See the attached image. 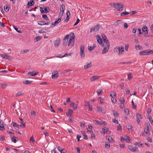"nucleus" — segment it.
Returning <instances> with one entry per match:
<instances>
[{
  "mask_svg": "<svg viewBox=\"0 0 153 153\" xmlns=\"http://www.w3.org/2000/svg\"><path fill=\"white\" fill-rule=\"evenodd\" d=\"M71 38L69 39L68 43V46H71V47L74 46V39L75 36L74 33H72L70 34Z\"/></svg>",
  "mask_w": 153,
  "mask_h": 153,
  "instance_id": "1",
  "label": "nucleus"
},
{
  "mask_svg": "<svg viewBox=\"0 0 153 153\" xmlns=\"http://www.w3.org/2000/svg\"><path fill=\"white\" fill-rule=\"evenodd\" d=\"M116 51V52H117V51H119L118 54L120 55L123 54V52L124 51V48L123 46L116 47L114 49V51Z\"/></svg>",
  "mask_w": 153,
  "mask_h": 153,
  "instance_id": "2",
  "label": "nucleus"
},
{
  "mask_svg": "<svg viewBox=\"0 0 153 153\" xmlns=\"http://www.w3.org/2000/svg\"><path fill=\"white\" fill-rule=\"evenodd\" d=\"M100 28V25L99 24L95 25L94 27H92L91 28L90 32L92 33L93 31H97Z\"/></svg>",
  "mask_w": 153,
  "mask_h": 153,
  "instance_id": "3",
  "label": "nucleus"
},
{
  "mask_svg": "<svg viewBox=\"0 0 153 153\" xmlns=\"http://www.w3.org/2000/svg\"><path fill=\"white\" fill-rule=\"evenodd\" d=\"M116 8L117 10L118 11H122L123 10V4L121 3H118L116 5Z\"/></svg>",
  "mask_w": 153,
  "mask_h": 153,
  "instance_id": "4",
  "label": "nucleus"
},
{
  "mask_svg": "<svg viewBox=\"0 0 153 153\" xmlns=\"http://www.w3.org/2000/svg\"><path fill=\"white\" fill-rule=\"evenodd\" d=\"M96 37L97 38L98 42L103 47L104 45L102 43V41L101 39V38L100 36L98 35H97L96 36Z\"/></svg>",
  "mask_w": 153,
  "mask_h": 153,
  "instance_id": "5",
  "label": "nucleus"
},
{
  "mask_svg": "<svg viewBox=\"0 0 153 153\" xmlns=\"http://www.w3.org/2000/svg\"><path fill=\"white\" fill-rule=\"evenodd\" d=\"M59 76V73L57 71L53 72L52 74V77L53 79H56Z\"/></svg>",
  "mask_w": 153,
  "mask_h": 153,
  "instance_id": "6",
  "label": "nucleus"
},
{
  "mask_svg": "<svg viewBox=\"0 0 153 153\" xmlns=\"http://www.w3.org/2000/svg\"><path fill=\"white\" fill-rule=\"evenodd\" d=\"M1 56L3 57L4 59H7L9 60H11L12 59V58L11 56H8L6 55L1 54Z\"/></svg>",
  "mask_w": 153,
  "mask_h": 153,
  "instance_id": "7",
  "label": "nucleus"
},
{
  "mask_svg": "<svg viewBox=\"0 0 153 153\" xmlns=\"http://www.w3.org/2000/svg\"><path fill=\"white\" fill-rule=\"evenodd\" d=\"M68 35H67L64 38L63 40V45L64 46H65L67 44V42L68 40Z\"/></svg>",
  "mask_w": 153,
  "mask_h": 153,
  "instance_id": "8",
  "label": "nucleus"
},
{
  "mask_svg": "<svg viewBox=\"0 0 153 153\" xmlns=\"http://www.w3.org/2000/svg\"><path fill=\"white\" fill-rule=\"evenodd\" d=\"M142 30L143 33H144L145 34H146L148 33V28L146 26V25L144 26L142 28Z\"/></svg>",
  "mask_w": 153,
  "mask_h": 153,
  "instance_id": "9",
  "label": "nucleus"
},
{
  "mask_svg": "<svg viewBox=\"0 0 153 153\" xmlns=\"http://www.w3.org/2000/svg\"><path fill=\"white\" fill-rule=\"evenodd\" d=\"M128 148L131 151L133 152H135L138 149L137 147H134L131 145L128 146Z\"/></svg>",
  "mask_w": 153,
  "mask_h": 153,
  "instance_id": "10",
  "label": "nucleus"
},
{
  "mask_svg": "<svg viewBox=\"0 0 153 153\" xmlns=\"http://www.w3.org/2000/svg\"><path fill=\"white\" fill-rule=\"evenodd\" d=\"M34 4V1L33 0H30V1L28 2V4L27 5V7L28 8L30 6H33Z\"/></svg>",
  "mask_w": 153,
  "mask_h": 153,
  "instance_id": "11",
  "label": "nucleus"
},
{
  "mask_svg": "<svg viewBox=\"0 0 153 153\" xmlns=\"http://www.w3.org/2000/svg\"><path fill=\"white\" fill-rule=\"evenodd\" d=\"M148 52L147 53V50H146L140 52L139 53V54L140 55L146 56L148 55Z\"/></svg>",
  "mask_w": 153,
  "mask_h": 153,
  "instance_id": "12",
  "label": "nucleus"
},
{
  "mask_svg": "<svg viewBox=\"0 0 153 153\" xmlns=\"http://www.w3.org/2000/svg\"><path fill=\"white\" fill-rule=\"evenodd\" d=\"M61 8L60 9V10L61 11H62V14H61H61H60V16L61 17H62V16H63V14L64 13V10H65V6L63 4H62L61 6Z\"/></svg>",
  "mask_w": 153,
  "mask_h": 153,
  "instance_id": "13",
  "label": "nucleus"
},
{
  "mask_svg": "<svg viewBox=\"0 0 153 153\" xmlns=\"http://www.w3.org/2000/svg\"><path fill=\"white\" fill-rule=\"evenodd\" d=\"M100 77V76H93L90 78V80L91 82H93L95 80L98 79Z\"/></svg>",
  "mask_w": 153,
  "mask_h": 153,
  "instance_id": "14",
  "label": "nucleus"
},
{
  "mask_svg": "<svg viewBox=\"0 0 153 153\" xmlns=\"http://www.w3.org/2000/svg\"><path fill=\"white\" fill-rule=\"evenodd\" d=\"M97 110L98 111L100 112L103 114H104L105 112V111L104 109L102 110V108L100 106L97 107Z\"/></svg>",
  "mask_w": 153,
  "mask_h": 153,
  "instance_id": "15",
  "label": "nucleus"
},
{
  "mask_svg": "<svg viewBox=\"0 0 153 153\" xmlns=\"http://www.w3.org/2000/svg\"><path fill=\"white\" fill-rule=\"evenodd\" d=\"M109 48V46H105L102 51V54H105L108 51Z\"/></svg>",
  "mask_w": 153,
  "mask_h": 153,
  "instance_id": "16",
  "label": "nucleus"
},
{
  "mask_svg": "<svg viewBox=\"0 0 153 153\" xmlns=\"http://www.w3.org/2000/svg\"><path fill=\"white\" fill-rule=\"evenodd\" d=\"M19 119L21 121V122L20 123L21 124L20 126V127H22V128H25L26 124L25 123L23 122V120L22 119L20 118Z\"/></svg>",
  "mask_w": 153,
  "mask_h": 153,
  "instance_id": "17",
  "label": "nucleus"
},
{
  "mask_svg": "<svg viewBox=\"0 0 153 153\" xmlns=\"http://www.w3.org/2000/svg\"><path fill=\"white\" fill-rule=\"evenodd\" d=\"M91 62L90 63H87L84 66V68L85 69H87L92 66Z\"/></svg>",
  "mask_w": 153,
  "mask_h": 153,
  "instance_id": "18",
  "label": "nucleus"
},
{
  "mask_svg": "<svg viewBox=\"0 0 153 153\" xmlns=\"http://www.w3.org/2000/svg\"><path fill=\"white\" fill-rule=\"evenodd\" d=\"M60 42V39H58L55 42L54 45L55 47H57L59 46Z\"/></svg>",
  "mask_w": 153,
  "mask_h": 153,
  "instance_id": "19",
  "label": "nucleus"
},
{
  "mask_svg": "<svg viewBox=\"0 0 153 153\" xmlns=\"http://www.w3.org/2000/svg\"><path fill=\"white\" fill-rule=\"evenodd\" d=\"M38 72H29L28 73V74L30 75L31 76H33L37 75L38 74Z\"/></svg>",
  "mask_w": 153,
  "mask_h": 153,
  "instance_id": "20",
  "label": "nucleus"
},
{
  "mask_svg": "<svg viewBox=\"0 0 153 153\" xmlns=\"http://www.w3.org/2000/svg\"><path fill=\"white\" fill-rule=\"evenodd\" d=\"M83 136V139L85 140H88V138L87 136L86 135L85 132L84 131H82L81 132Z\"/></svg>",
  "mask_w": 153,
  "mask_h": 153,
  "instance_id": "21",
  "label": "nucleus"
},
{
  "mask_svg": "<svg viewBox=\"0 0 153 153\" xmlns=\"http://www.w3.org/2000/svg\"><path fill=\"white\" fill-rule=\"evenodd\" d=\"M70 106L73 107V109L75 110L77 108V105H75L74 102H72L70 104Z\"/></svg>",
  "mask_w": 153,
  "mask_h": 153,
  "instance_id": "22",
  "label": "nucleus"
},
{
  "mask_svg": "<svg viewBox=\"0 0 153 153\" xmlns=\"http://www.w3.org/2000/svg\"><path fill=\"white\" fill-rule=\"evenodd\" d=\"M126 127L128 130L130 131H132L133 130L132 129L133 127L130 124L127 125H126Z\"/></svg>",
  "mask_w": 153,
  "mask_h": 153,
  "instance_id": "23",
  "label": "nucleus"
},
{
  "mask_svg": "<svg viewBox=\"0 0 153 153\" xmlns=\"http://www.w3.org/2000/svg\"><path fill=\"white\" fill-rule=\"evenodd\" d=\"M103 41L104 42L106 43L107 46H110L109 41L107 40V38H106V39H104Z\"/></svg>",
  "mask_w": 153,
  "mask_h": 153,
  "instance_id": "24",
  "label": "nucleus"
},
{
  "mask_svg": "<svg viewBox=\"0 0 153 153\" xmlns=\"http://www.w3.org/2000/svg\"><path fill=\"white\" fill-rule=\"evenodd\" d=\"M18 139L17 137L13 136L11 137V140L14 143H16L17 141L16 139Z\"/></svg>",
  "mask_w": 153,
  "mask_h": 153,
  "instance_id": "25",
  "label": "nucleus"
},
{
  "mask_svg": "<svg viewBox=\"0 0 153 153\" xmlns=\"http://www.w3.org/2000/svg\"><path fill=\"white\" fill-rule=\"evenodd\" d=\"M102 130L103 131H102V133L104 134H105V132L107 133V132H109L108 130L107 129L106 127L103 128Z\"/></svg>",
  "mask_w": 153,
  "mask_h": 153,
  "instance_id": "26",
  "label": "nucleus"
},
{
  "mask_svg": "<svg viewBox=\"0 0 153 153\" xmlns=\"http://www.w3.org/2000/svg\"><path fill=\"white\" fill-rule=\"evenodd\" d=\"M11 124L14 127H16L18 128H19V125L16 123H13V122H12Z\"/></svg>",
  "mask_w": 153,
  "mask_h": 153,
  "instance_id": "27",
  "label": "nucleus"
},
{
  "mask_svg": "<svg viewBox=\"0 0 153 153\" xmlns=\"http://www.w3.org/2000/svg\"><path fill=\"white\" fill-rule=\"evenodd\" d=\"M135 48L137 50H142L143 49L142 47L139 45H135Z\"/></svg>",
  "mask_w": 153,
  "mask_h": 153,
  "instance_id": "28",
  "label": "nucleus"
},
{
  "mask_svg": "<svg viewBox=\"0 0 153 153\" xmlns=\"http://www.w3.org/2000/svg\"><path fill=\"white\" fill-rule=\"evenodd\" d=\"M100 125L102 124H104V126L107 125V123L105 121H104L101 120H100V121H99Z\"/></svg>",
  "mask_w": 153,
  "mask_h": 153,
  "instance_id": "29",
  "label": "nucleus"
},
{
  "mask_svg": "<svg viewBox=\"0 0 153 153\" xmlns=\"http://www.w3.org/2000/svg\"><path fill=\"white\" fill-rule=\"evenodd\" d=\"M44 10H45V13H47L49 12L50 9L49 7H45L44 8Z\"/></svg>",
  "mask_w": 153,
  "mask_h": 153,
  "instance_id": "30",
  "label": "nucleus"
},
{
  "mask_svg": "<svg viewBox=\"0 0 153 153\" xmlns=\"http://www.w3.org/2000/svg\"><path fill=\"white\" fill-rule=\"evenodd\" d=\"M136 117L137 118L142 119L143 118V116L139 113H136Z\"/></svg>",
  "mask_w": 153,
  "mask_h": 153,
  "instance_id": "31",
  "label": "nucleus"
},
{
  "mask_svg": "<svg viewBox=\"0 0 153 153\" xmlns=\"http://www.w3.org/2000/svg\"><path fill=\"white\" fill-rule=\"evenodd\" d=\"M9 9V6L8 5L5 6L4 7V10L6 12H8Z\"/></svg>",
  "mask_w": 153,
  "mask_h": 153,
  "instance_id": "32",
  "label": "nucleus"
},
{
  "mask_svg": "<svg viewBox=\"0 0 153 153\" xmlns=\"http://www.w3.org/2000/svg\"><path fill=\"white\" fill-rule=\"evenodd\" d=\"M94 123L96 125H100L99 121L97 120H93Z\"/></svg>",
  "mask_w": 153,
  "mask_h": 153,
  "instance_id": "33",
  "label": "nucleus"
},
{
  "mask_svg": "<svg viewBox=\"0 0 153 153\" xmlns=\"http://www.w3.org/2000/svg\"><path fill=\"white\" fill-rule=\"evenodd\" d=\"M32 82L31 81H29L28 80H26L23 82V83L25 84L29 85Z\"/></svg>",
  "mask_w": 153,
  "mask_h": 153,
  "instance_id": "34",
  "label": "nucleus"
},
{
  "mask_svg": "<svg viewBox=\"0 0 153 153\" xmlns=\"http://www.w3.org/2000/svg\"><path fill=\"white\" fill-rule=\"evenodd\" d=\"M45 22L44 21H38V24L40 25H45Z\"/></svg>",
  "mask_w": 153,
  "mask_h": 153,
  "instance_id": "35",
  "label": "nucleus"
},
{
  "mask_svg": "<svg viewBox=\"0 0 153 153\" xmlns=\"http://www.w3.org/2000/svg\"><path fill=\"white\" fill-rule=\"evenodd\" d=\"M80 55L81 57L82 58L85 57V52L84 51H80Z\"/></svg>",
  "mask_w": 153,
  "mask_h": 153,
  "instance_id": "36",
  "label": "nucleus"
},
{
  "mask_svg": "<svg viewBox=\"0 0 153 153\" xmlns=\"http://www.w3.org/2000/svg\"><path fill=\"white\" fill-rule=\"evenodd\" d=\"M125 138V140L127 143H129L130 142V138L128 136H126Z\"/></svg>",
  "mask_w": 153,
  "mask_h": 153,
  "instance_id": "37",
  "label": "nucleus"
},
{
  "mask_svg": "<svg viewBox=\"0 0 153 153\" xmlns=\"http://www.w3.org/2000/svg\"><path fill=\"white\" fill-rule=\"evenodd\" d=\"M85 46L84 45H82L80 47V51H84Z\"/></svg>",
  "mask_w": 153,
  "mask_h": 153,
  "instance_id": "38",
  "label": "nucleus"
},
{
  "mask_svg": "<svg viewBox=\"0 0 153 153\" xmlns=\"http://www.w3.org/2000/svg\"><path fill=\"white\" fill-rule=\"evenodd\" d=\"M22 91L21 92H18V93H16V97H18V96H21L23 95V94H22Z\"/></svg>",
  "mask_w": 153,
  "mask_h": 153,
  "instance_id": "39",
  "label": "nucleus"
},
{
  "mask_svg": "<svg viewBox=\"0 0 153 153\" xmlns=\"http://www.w3.org/2000/svg\"><path fill=\"white\" fill-rule=\"evenodd\" d=\"M1 86L3 89L7 87V84L5 83H1Z\"/></svg>",
  "mask_w": 153,
  "mask_h": 153,
  "instance_id": "40",
  "label": "nucleus"
},
{
  "mask_svg": "<svg viewBox=\"0 0 153 153\" xmlns=\"http://www.w3.org/2000/svg\"><path fill=\"white\" fill-rule=\"evenodd\" d=\"M120 102H121V103L122 104H124L125 102V100L122 97V98H120Z\"/></svg>",
  "mask_w": 153,
  "mask_h": 153,
  "instance_id": "41",
  "label": "nucleus"
},
{
  "mask_svg": "<svg viewBox=\"0 0 153 153\" xmlns=\"http://www.w3.org/2000/svg\"><path fill=\"white\" fill-rule=\"evenodd\" d=\"M61 18L60 17L59 19H57L55 20V22L57 24L60 22L61 21Z\"/></svg>",
  "mask_w": 153,
  "mask_h": 153,
  "instance_id": "42",
  "label": "nucleus"
},
{
  "mask_svg": "<svg viewBox=\"0 0 153 153\" xmlns=\"http://www.w3.org/2000/svg\"><path fill=\"white\" fill-rule=\"evenodd\" d=\"M147 53H148V55H149L151 54H153V51L152 50H147Z\"/></svg>",
  "mask_w": 153,
  "mask_h": 153,
  "instance_id": "43",
  "label": "nucleus"
},
{
  "mask_svg": "<svg viewBox=\"0 0 153 153\" xmlns=\"http://www.w3.org/2000/svg\"><path fill=\"white\" fill-rule=\"evenodd\" d=\"M129 14V13L128 12H123L121 14V16H123L126 15H128Z\"/></svg>",
  "mask_w": 153,
  "mask_h": 153,
  "instance_id": "44",
  "label": "nucleus"
},
{
  "mask_svg": "<svg viewBox=\"0 0 153 153\" xmlns=\"http://www.w3.org/2000/svg\"><path fill=\"white\" fill-rule=\"evenodd\" d=\"M13 28H14V29L17 32H18V33H22V32L18 30V28H17L15 26H13Z\"/></svg>",
  "mask_w": 153,
  "mask_h": 153,
  "instance_id": "45",
  "label": "nucleus"
},
{
  "mask_svg": "<svg viewBox=\"0 0 153 153\" xmlns=\"http://www.w3.org/2000/svg\"><path fill=\"white\" fill-rule=\"evenodd\" d=\"M42 17L43 19H45L47 20H49V19L48 18V17H47V16L46 15H45V14L43 15H42Z\"/></svg>",
  "mask_w": 153,
  "mask_h": 153,
  "instance_id": "46",
  "label": "nucleus"
},
{
  "mask_svg": "<svg viewBox=\"0 0 153 153\" xmlns=\"http://www.w3.org/2000/svg\"><path fill=\"white\" fill-rule=\"evenodd\" d=\"M99 91L97 92V95L98 96H100L102 92V89H99Z\"/></svg>",
  "mask_w": 153,
  "mask_h": 153,
  "instance_id": "47",
  "label": "nucleus"
},
{
  "mask_svg": "<svg viewBox=\"0 0 153 153\" xmlns=\"http://www.w3.org/2000/svg\"><path fill=\"white\" fill-rule=\"evenodd\" d=\"M41 37L40 36H38L35 38V39L36 40V41H38L41 39Z\"/></svg>",
  "mask_w": 153,
  "mask_h": 153,
  "instance_id": "48",
  "label": "nucleus"
},
{
  "mask_svg": "<svg viewBox=\"0 0 153 153\" xmlns=\"http://www.w3.org/2000/svg\"><path fill=\"white\" fill-rule=\"evenodd\" d=\"M122 22V21L121 20H118L116 22H115V24L116 25H119V24L121 23Z\"/></svg>",
  "mask_w": 153,
  "mask_h": 153,
  "instance_id": "49",
  "label": "nucleus"
},
{
  "mask_svg": "<svg viewBox=\"0 0 153 153\" xmlns=\"http://www.w3.org/2000/svg\"><path fill=\"white\" fill-rule=\"evenodd\" d=\"M105 147L107 149H108L110 148V144H108L107 143H105Z\"/></svg>",
  "mask_w": 153,
  "mask_h": 153,
  "instance_id": "50",
  "label": "nucleus"
},
{
  "mask_svg": "<svg viewBox=\"0 0 153 153\" xmlns=\"http://www.w3.org/2000/svg\"><path fill=\"white\" fill-rule=\"evenodd\" d=\"M111 100L113 102H117V100L115 98V97H112L111 98Z\"/></svg>",
  "mask_w": 153,
  "mask_h": 153,
  "instance_id": "51",
  "label": "nucleus"
},
{
  "mask_svg": "<svg viewBox=\"0 0 153 153\" xmlns=\"http://www.w3.org/2000/svg\"><path fill=\"white\" fill-rule=\"evenodd\" d=\"M116 95V94L113 92L110 93V96L112 97H113V96H115Z\"/></svg>",
  "mask_w": 153,
  "mask_h": 153,
  "instance_id": "52",
  "label": "nucleus"
},
{
  "mask_svg": "<svg viewBox=\"0 0 153 153\" xmlns=\"http://www.w3.org/2000/svg\"><path fill=\"white\" fill-rule=\"evenodd\" d=\"M144 131L145 133L147 134H149V135L150 134V133H149V131L148 130V129H146L145 128H144Z\"/></svg>",
  "mask_w": 153,
  "mask_h": 153,
  "instance_id": "53",
  "label": "nucleus"
},
{
  "mask_svg": "<svg viewBox=\"0 0 153 153\" xmlns=\"http://www.w3.org/2000/svg\"><path fill=\"white\" fill-rule=\"evenodd\" d=\"M117 130L118 131H119L121 130V126L120 124L118 125Z\"/></svg>",
  "mask_w": 153,
  "mask_h": 153,
  "instance_id": "54",
  "label": "nucleus"
},
{
  "mask_svg": "<svg viewBox=\"0 0 153 153\" xmlns=\"http://www.w3.org/2000/svg\"><path fill=\"white\" fill-rule=\"evenodd\" d=\"M0 129L1 131H3L5 129L4 126L3 125L0 124Z\"/></svg>",
  "mask_w": 153,
  "mask_h": 153,
  "instance_id": "55",
  "label": "nucleus"
},
{
  "mask_svg": "<svg viewBox=\"0 0 153 153\" xmlns=\"http://www.w3.org/2000/svg\"><path fill=\"white\" fill-rule=\"evenodd\" d=\"M40 11L41 13H45V10H43V9L42 7H40Z\"/></svg>",
  "mask_w": 153,
  "mask_h": 153,
  "instance_id": "56",
  "label": "nucleus"
},
{
  "mask_svg": "<svg viewBox=\"0 0 153 153\" xmlns=\"http://www.w3.org/2000/svg\"><path fill=\"white\" fill-rule=\"evenodd\" d=\"M139 31V33H138L139 36H140L142 34V32H141V30L140 28H138L137 29Z\"/></svg>",
  "mask_w": 153,
  "mask_h": 153,
  "instance_id": "57",
  "label": "nucleus"
},
{
  "mask_svg": "<svg viewBox=\"0 0 153 153\" xmlns=\"http://www.w3.org/2000/svg\"><path fill=\"white\" fill-rule=\"evenodd\" d=\"M5 139V137L4 136H0V141L3 140Z\"/></svg>",
  "mask_w": 153,
  "mask_h": 153,
  "instance_id": "58",
  "label": "nucleus"
},
{
  "mask_svg": "<svg viewBox=\"0 0 153 153\" xmlns=\"http://www.w3.org/2000/svg\"><path fill=\"white\" fill-rule=\"evenodd\" d=\"M29 51V50L26 49V50H24L23 51H21V53L22 54H23L24 53H27Z\"/></svg>",
  "mask_w": 153,
  "mask_h": 153,
  "instance_id": "59",
  "label": "nucleus"
},
{
  "mask_svg": "<svg viewBox=\"0 0 153 153\" xmlns=\"http://www.w3.org/2000/svg\"><path fill=\"white\" fill-rule=\"evenodd\" d=\"M109 141V142H111L113 140V139L112 138V137H111L110 136H109L108 137V138L107 139Z\"/></svg>",
  "mask_w": 153,
  "mask_h": 153,
  "instance_id": "60",
  "label": "nucleus"
},
{
  "mask_svg": "<svg viewBox=\"0 0 153 153\" xmlns=\"http://www.w3.org/2000/svg\"><path fill=\"white\" fill-rule=\"evenodd\" d=\"M60 152L61 153H66V151L65 149H61V150H60Z\"/></svg>",
  "mask_w": 153,
  "mask_h": 153,
  "instance_id": "61",
  "label": "nucleus"
},
{
  "mask_svg": "<svg viewBox=\"0 0 153 153\" xmlns=\"http://www.w3.org/2000/svg\"><path fill=\"white\" fill-rule=\"evenodd\" d=\"M95 47H94V46L93 47H88V50L89 51H91V50H94Z\"/></svg>",
  "mask_w": 153,
  "mask_h": 153,
  "instance_id": "62",
  "label": "nucleus"
},
{
  "mask_svg": "<svg viewBox=\"0 0 153 153\" xmlns=\"http://www.w3.org/2000/svg\"><path fill=\"white\" fill-rule=\"evenodd\" d=\"M112 121L113 122L115 123H116L117 124H118V121L117 120L114 119H112Z\"/></svg>",
  "mask_w": 153,
  "mask_h": 153,
  "instance_id": "63",
  "label": "nucleus"
},
{
  "mask_svg": "<svg viewBox=\"0 0 153 153\" xmlns=\"http://www.w3.org/2000/svg\"><path fill=\"white\" fill-rule=\"evenodd\" d=\"M90 105V102H89L85 101V106H88Z\"/></svg>",
  "mask_w": 153,
  "mask_h": 153,
  "instance_id": "64",
  "label": "nucleus"
}]
</instances>
